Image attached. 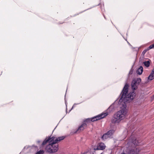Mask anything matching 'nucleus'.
<instances>
[{
	"mask_svg": "<svg viewBox=\"0 0 154 154\" xmlns=\"http://www.w3.org/2000/svg\"><path fill=\"white\" fill-rule=\"evenodd\" d=\"M138 85L136 83L135 81L133 80L131 83V88L133 90H136L137 88Z\"/></svg>",
	"mask_w": 154,
	"mask_h": 154,
	"instance_id": "nucleus-8",
	"label": "nucleus"
},
{
	"mask_svg": "<svg viewBox=\"0 0 154 154\" xmlns=\"http://www.w3.org/2000/svg\"><path fill=\"white\" fill-rule=\"evenodd\" d=\"M136 48V49H137V50H138V48H137V47L136 48Z\"/></svg>",
	"mask_w": 154,
	"mask_h": 154,
	"instance_id": "nucleus-20",
	"label": "nucleus"
},
{
	"mask_svg": "<svg viewBox=\"0 0 154 154\" xmlns=\"http://www.w3.org/2000/svg\"><path fill=\"white\" fill-rule=\"evenodd\" d=\"M106 147L104 144L102 143H99L97 146L96 147H94V149L95 150H103Z\"/></svg>",
	"mask_w": 154,
	"mask_h": 154,
	"instance_id": "nucleus-4",
	"label": "nucleus"
},
{
	"mask_svg": "<svg viewBox=\"0 0 154 154\" xmlns=\"http://www.w3.org/2000/svg\"><path fill=\"white\" fill-rule=\"evenodd\" d=\"M148 79L152 80L154 79V68L152 70V72L148 77Z\"/></svg>",
	"mask_w": 154,
	"mask_h": 154,
	"instance_id": "nucleus-10",
	"label": "nucleus"
},
{
	"mask_svg": "<svg viewBox=\"0 0 154 154\" xmlns=\"http://www.w3.org/2000/svg\"><path fill=\"white\" fill-rule=\"evenodd\" d=\"M146 52V51H144L142 53V54H143V56L144 54H145V53Z\"/></svg>",
	"mask_w": 154,
	"mask_h": 154,
	"instance_id": "nucleus-19",
	"label": "nucleus"
},
{
	"mask_svg": "<svg viewBox=\"0 0 154 154\" xmlns=\"http://www.w3.org/2000/svg\"><path fill=\"white\" fill-rule=\"evenodd\" d=\"M38 143H39L40 142V141H38L37 142Z\"/></svg>",
	"mask_w": 154,
	"mask_h": 154,
	"instance_id": "nucleus-21",
	"label": "nucleus"
},
{
	"mask_svg": "<svg viewBox=\"0 0 154 154\" xmlns=\"http://www.w3.org/2000/svg\"><path fill=\"white\" fill-rule=\"evenodd\" d=\"M100 154H104L103 153H101Z\"/></svg>",
	"mask_w": 154,
	"mask_h": 154,
	"instance_id": "nucleus-22",
	"label": "nucleus"
},
{
	"mask_svg": "<svg viewBox=\"0 0 154 154\" xmlns=\"http://www.w3.org/2000/svg\"><path fill=\"white\" fill-rule=\"evenodd\" d=\"M134 80L136 81V83L138 85L141 82V79L140 78H138L137 79H134Z\"/></svg>",
	"mask_w": 154,
	"mask_h": 154,
	"instance_id": "nucleus-14",
	"label": "nucleus"
},
{
	"mask_svg": "<svg viewBox=\"0 0 154 154\" xmlns=\"http://www.w3.org/2000/svg\"><path fill=\"white\" fill-rule=\"evenodd\" d=\"M108 137H108V135L106 133L104 134L102 137V138L103 140L106 139Z\"/></svg>",
	"mask_w": 154,
	"mask_h": 154,
	"instance_id": "nucleus-16",
	"label": "nucleus"
},
{
	"mask_svg": "<svg viewBox=\"0 0 154 154\" xmlns=\"http://www.w3.org/2000/svg\"><path fill=\"white\" fill-rule=\"evenodd\" d=\"M114 130H111L108 131L106 134L108 135V137H111L114 132Z\"/></svg>",
	"mask_w": 154,
	"mask_h": 154,
	"instance_id": "nucleus-13",
	"label": "nucleus"
},
{
	"mask_svg": "<svg viewBox=\"0 0 154 154\" xmlns=\"http://www.w3.org/2000/svg\"><path fill=\"white\" fill-rule=\"evenodd\" d=\"M44 152L43 150H40L36 152V154H43Z\"/></svg>",
	"mask_w": 154,
	"mask_h": 154,
	"instance_id": "nucleus-17",
	"label": "nucleus"
},
{
	"mask_svg": "<svg viewBox=\"0 0 154 154\" xmlns=\"http://www.w3.org/2000/svg\"><path fill=\"white\" fill-rule=\"evenodd\" d=\"M139 151V149L136 148L130 150L129 153L130 154H137L138 153Z\"/></svg>",
	"mask_w": 154,
	"mask_h": 154,
	"instance_id": "nucleus-9",
	"label": "nucleus"
},
{
	"mask_svg": "<svg viewBox=\"0 0 154 154\" xmlns=\"http://www.w3.org/2000/svg\"><path fill=\"white\" fill-rule=\"evenodd\" d=\"M131 141L132 143L135 145H138L139 144V142L138 140H137L135 138H134L133 139L131 140Z\"/></svg>",
	"mask_w": 154,
	"mask_h": 154,
	"instance_id": "nucleus-11",
	"label": "nucleus"
},
{
	"mask_svg": "<svg viewBox=\"0 0 154 154\" xmlns=\"http://www.w3.org/2000/svg\"><path fill=\"white\" fill-rule=\"evenodd\" d=\"M108 115V113L107 112H103L102 113L92 118L91 119V121L92 122H94L95 121H97L98 120L103 118Z\"/></svg>",
	"mask_w": 154,
	"mask_h": 154,
	"instance_id": "nucleus-3",
	"label": "nucleus"
},
{
	"mask_svg": "<svg viewBox=\"0 0 154 154\" xmlns=\"http://www.w3.org/2000/svg\"><path fill=\"white\" fill-rule=\"evenodd\" d=\"M128 85L126 84L122 92V96L119 102V103L123 102L122 108L113 115L111 119V122L112 123H118L125 118L128 112L125 103L131 102L135 96L136 94L134 91L126 95L128 92Z\"/></svg>",
	"mask_w": 154,
	"mask_h": 154,
	"instance_id": "nucleus-1",
	"label": "nucleus"
},
{
	"mask_svg": "<svg viewBox=\"0 0 154 154\" xmlns=\"http://www.w3.org/2000/svg\"><path fill=\"white\" fill-rule=\"evenodd\" d=\"M143 71V68L142 66H140L137 71V73L141 75Z\"/></svg>",
	"mask_w": 154,
	"mask_h": 154,
	"instance_id": "nucleus-12",
	"label": "nucleus"
},
{
	"mask_svg": "<svg viewBox=\"0 0 154 154\" xmlns=\"http://www.w3.org/2000/svg\"><path fill=\"white\" fill-rule=\"evenodd\" d=\"M52 137H51V136L49 137L48 138H46L42 143V145L44 146L46 144L48 143H51L53 141V140H52Z\"/></svg>",
	"mask_w": 154,
	"mask_h": 154,
	"instance_id": "nucleus-6",
	"label": "nucleus"
},
{
	"mask_svg": "<svg viewBox=\"0 0 154 154\" xmlns=\"http://www.w3.org/2000/svg\"><path fill=\"white\" fill-rule=\"evenodd\" d=\"M143 63L144 65L147 67H148L150 65V62L149 60H148L146 61H145L143 62Z\"/></svg>",
	"mask_w": 154,
	"mask_h": 154,
	"instance_id": "nucleus-15",
	"label": "nucleus"
},
{
	"mask_svg": "<svg viewBox=\"0 0 154 154\" xmlns=\"http://www.w3.org/2000/svg\"><path fill=\"white\" fill-rule=\"evenodd\" d=\"M45 149L48 152H55L58 150V145L54 141H52L47 146Z\"/></svg>",
	"mask_w": 154,
	"mask_h": 154,
	"instance_id": "nucleus-2",
	"label": "nucleus"
},
{
	"mask_svg": "<svg viewBox=\"0 0 154 154\" xmlns=\"http://www.w3.org/2000/svg\"><path fill=\"white\" fill-rule=\"evenodd\" d=\"M64 138L65 137L64 136L59 137L58 138H57L55 137H52V140H53V141H54L55 142L57 143L60 141L64 139Z\"/></svg>",
	"mask_w": 154,
	"mask_h": 154,
	"instance_id": "nucleus-7",
	"label": "nucleus"
},
{
	"mask_svg": "<svg viewBox=\"0 0 154 154\" xmlns=\"http://www.w3.org/2000/svg\"><path fill=\"white\" fill-rule=\"evenodd\" d=\"M154 48V43L152 45H151L149 46V48L150 49H152V48Z\"/></svg>",
	"mask_w": 154,
	"mask_h": 154,
	"instance_id": "nucleus-18",
	"label": "nucleus"
},
{
	"mask_svg": "<svg viewBox=\"0 0 154 154\" xmlns=\"http://www.w3.org/2000/svg\"><path fill=\"white\" fill-rule=\"evenodd\" d=\"M87 127V124L84 123L82 124L77 129L75 133H79L83 131Z\"/></svg>",
	"mask_w": 154,
	"mask_h": 154,
	"instance_id": "nucleus-5",
	"label": "nucleus"
}]
</instances>
